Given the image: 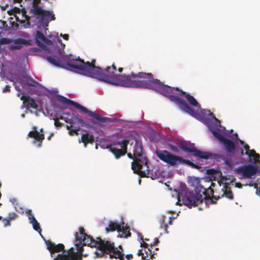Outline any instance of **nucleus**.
Masks as SVG:
<instances>
[{"mask_svg":"<svg viewBox=\"0 0 260 260\" xmlns=\"http://www.w3.org/2000/svg\"><path fill=\"white\" fill-rule=\"evenodd\" d=\"M127 156L129 158H131V159H133V160H134V154L132 155V153H127Z\"/></svg>","mask_w":260,"mask_h":260,"instance_id":"nucleus-55","label":"nucleus"},{"mask_svg":"<svg viewBox=\"0 0 260 260\" xmlns=\"http://www.w3.org/2000/svg\"><path fill=\"white\" fill-rule=\"evenodd\" d=\"M18 217V215L15 212H10L8 216L5 218H3L2 220L4 227L11 225V221L15 220Z\"/></svg>","mask_w":260,"mask_h":260,"instance_id":"nucleus-21","label":"nucleus"},{"mask_svg":"<svg viewBox=\"0 0 260 260\" xmlns=\"http://www.w3.org/2000/svg\"><path fill=\"white\" fill-rule=\"evenodd\" d=\"M8 79H9L11 82H13V83H14V84H15V82H16L15 81V80H14V79H13V78H8Z\"/></svg>","mask_w":260,"mask_h":260,"instance_id":"nucleus-60","label":"nucleus"},{"mask_svg":"<svg viewBox=\"0 0 260 260\" xmlns=\"http://www.w3.org/2000/svg\"><path fill=\"white\" fill-rule=\"evenodd\" d=\"M221 123L220 120H219L218 119H215L214 120V122L213 123H211L209 125V128L210 130H212L213 129H217L218 128H220L221 127Z\"/></svg>","mask_w":260,"mask_h":260,"instance_id":"nucleus-37","label":"nucleus"},{"mask_svg":"<svg viewBox=\"0 0 260 260\" xmlns=\"http://www.w3.org/2000/svg\"><path fill=\"white\" fill-rule=\"evenodd\" d=\"M123 69L122 68H119L118 70L119 73H121L123 71Z\"/></svg>","mask_w":260,"mask_h":260,"instance_id":"nucleus-61","label":"nucleus"},{"mask_svg":"<svg viewBox=\"0 0 260 260\" xmlns=\"http://www.w3.org/2000/svg\"><path fill=\"white\" fill-rule=\"evenodd\" d=\"M128 138L131 140H133L135 141V144L133 146L134 158L143 155V147L141 141L134 136H129Z\"/></svg>","mask_w":260,"mask_h":260,"instance_id":"nucleus-16","label":"nucleus"},{"mask_svg":"<svg viewBox=\"0 0 260 260\" xmlns=\"http://www.w3.org/2000/svg\"><path fill=\"white\" fill-rule=\"evenodd\" d=\"M239 141H240V143H241V144H244V142H243V141H241V140H240Z\"/></svg>","mask_w":260,"mask_h":260,"instance_id":"nucleus-64","label":"nucleus"},{"mask_svg":"<svg viewBox=\"0 0 260 260\" xmlns=\"http://www.w3.org/2000/svg\"><path fill=\"white\" fill-rule=\"evenodd\" d=\"M10 202L15 204L17 202V200L15 198H12L10 200Z\"/></svg>","mask_w":260,"mask_h":260,"instance_id":"nucleus-54","label":"nucleus"},{"mask_svg":"<svg viewBox=\"0 0 260 260\" xmlns=\"http://www.w3.org/2000/svg\"><path fill=\"white\" fill-rule=\"evenodd\" d=\"M181 197L183 203L190 208L192 207L197 206L204 201V198L201 194H197V193L185 190L179 193V199Z\"/></svg>","mask_w":260,"mask_h":260,"instance_id":"nucleus-9","label":"nucleus"},{"mask_svg":"<svg viewBox=\"0 0 260 260\" xmlns=\"http://www.w3.org/2000/svg\"><path fill=\"white\" fill-rule=\"evenodd\" d=\"M169 146L171 148V149L173 151V152H179V149H178V148L173 145H172V144H169Z\"/></svg>","mask_w":260,"mask_h":260,"instance_id":"nucleus-45","label":"nucleus"},{"mask_svg":"<svg viewBox=\"0 0 260 260\" xmlns=\"http://www.w3.org/2000/svg\"><path fill=\"white\" fill-rule=\"evenodd\" d=\"M168 224L166 222V217L162 216L160 219V228L164 229L166 233H168Z\"/></svg>","mask_w":260,"mask_h":260,"instance_id":"nucleus-39","label":"nucleus"},{"mask_svg":"<svg viewBox=\"0 0 260 260\" xmlns=\"http://www.w3.org/2000/svg\"><path fill=\"white\" fill-rule=\"evenodd\" d=\"M174 219V217H169V221H168V224L170 225H171L172 224L173 220Z\"/></svg>","mask_w":260,"mask_h":260,"instance_id":"nucleus-53","label":"nucleus"},{"mask_svg":"<svg viewBox=\"0 0 260 260\" xmlns=\"http://www.w3.org/2000/svg\"><path fill=\"white\" fill-rule=\"evenodd\" d=\"M124 87H134L137 88H147L152 89L157 82L151 73L139 72L135 74L132 72L130 75L125 77Z\"/></svg>","mask_w":260,"mask_h":260,"instance_id":"nucleus-3","label":"nucleus"},{"mask_svg":"<svg viewBox=\"0 0 260 260\" xmlns=\"http://www.w3.org/2000/svg\"><path fill=\"white\" fill-rule=\"evenodd\" d=\"M138 255L139 256L141 255V256H142V259H144V258H145V256L144 255V253H143V252H142V249H140V250L138 251Z\"/></svg>","mask_w":260,"mask_h":260,"instance_id":"nucleus-50","label":"nucleus"},{"mask_svg":"<svg viewBox=\"0 0 260 260\" xmlns=\"http://www.w3.org/2000/svg\"><path fill=\"white\" fill-rule=\"evenodd\" d=\"M55 19V15L52 11L45 10L41 16H37L35 18L32 25L39 24L43 26L47 27L50 21Z\"/></svg>","mask_w":260,"mask_h":260,"instance_id":"nucleus-14","label":"nucleus"},{"mask_svg":"<svg viewBox=\"0 0 260 260\" xmlns=\"http://www.w3.org/2000/svg\"><path fill=\"white\" fill-rule=\"evenodd\" d=\"M28 137L31 138H34L32 141L33 144H36L37 142V147H41L42 146L43 141L45 139V135L44 133H40L39 132L36 127H34L33 129L30 131L28 134Z\"/></svg>","mask_w":260,"mask_h":260,"instance_id":"nucleus-15","label":"nucleus"},{"mask_svg":"<svg viewBox=\"0 0 260 260\" xmlns=\"http://www.w3.org/2000/svg\"><path fill=\"white\" fill-rule=\"evenodd\" d=\"M13 11L15 13L20 14L21 13L22 17L24 18L25 20L27 21V23L30 24L31 22H34V19L36 18L35 16H28L26 15V11L25 9L20 10L18 8L15 7L13 9Z\"/></svg>","mask_w":260,"mask_h":260,"instance_id":"nucleus-18","label":"nucleus"},{"mask_svg":"<svg viewBox=\"0 0 260 260\" xmlns=\"http://www.w3.org/2000/svg\"><path fill=\"white\" fill-rule=\"evenodd\" d=\"M63 37V38L64 39V40H68L69 39V36L68 35V34H64L62 36Z\"/></svg>","mask_w":260,"mask_h":260,"instance_id":"nucleus-56","label":"nucleus"},{"mask_svg":"<svg viewBox=\"0 0 260 260\" xmlns=\"http://www.w3.org/2000/svg\"><path fill=\"white\" fill-rule=\"evenodd\" d=\"M257 169V166L250 164L238 167L236 169V172L244 178H251L256 174Z\"/></svg>","mask_w":260,"mask_h":260,"instance_id":"nucleus-13","label":"nucleus"},{"mask_svg":"<svg viewBox=\"0 0 260 260\" xmlns=\"http://www.w3.org/2000/svg\"><path fill=\"white\" fill-rule=\"evenodd\" d=\"M214 184H215L213 182L211 183V185L207 188V192H206V193H205L206 194L207 193L209 194V198H204V199H210L211 197H212V199L211 200V201H212V203L213 204L216 203V201L218 200L219 199H220V195L217 196V195L214 194V191L211 188V186H214Z\"/></svg>","mask_w":260,"mask_h":260,"instance_id":"nucleus-23","label":"nucleus"},{"mask_svg":"<svg viewBox=\"0 0 260 260\" xmlns=\"http://www.w3.org/2000/svg\"><path fill=\"white\" fill-rule=\"evenodd\" d=\"M209 114V116L210 118H211L212 119L215 120V119H217L215 116H214V115L211 112V111L210 110H208V111Z\"/></svg>","mask_w":260,"mask_h":260,"instance_id":"nucleus-51","label":"nucleus"},{"mask_svg":"<svg viewBox=\"0 0 260 260\" xmlns=\"http://www.w3.org/2000/svg\"><path fill=\"white\" fill-rule=\"evenodd\" d=\"M59 42L63 46V48H64L65 45L62 43L61 40H59ZM58 51V54H59V58L56 59L51 56H47L46 57L47 61L56 67L74 72V69L70 67L74 66V58H72V55H64L63 49H62V50L59 49Z\"/></svg>","mask_w":260,"mask_h":260,"instance_id":"nucleus-6","label":"nucleus"},{"mask_svg":"<svg viewBox=\"0 0 260 260\" xmlns=\"http://www.w3.org/2000/svg\"><path fill=\"white\" fill-rule=\"evenodd\" d=\"M11 42V40L9 38H2L0 40V43L1 44H9Z\"/></svg>","mask_w":260,"mask_h":260,"instance_id":"nucleus-42","label":"nucleus"},{"mask_svg":"<svg viewBox=\"0 0 260 260\" xmlns=\"http://www.w3.org/2000/svg\"><path fill=\"white\" fill-rule=\"evenodd\" d=\"M221 194L220 196V198L223 197H225L226 198L230 200H233L234 199V195L230 189L227 185L225 184L223 188L221 189Z\"/></svg>","mask_w":260,"mask_h":260,"instance_id":"nucleus-25","label":"nucleus"},{"mask_svg":"<svg viewBox=\"0 0 260 260\" xmlns=\"http://www.w3.org/2000/svg\"><path fill=\"white\" fill-rule=\"evenodd\" d=\"M40 133H43V129L41 128L39 132Z\"/></svg>","mask_w":260,"mask_h":260,"instance_id":"nucleus-63","label":"nucleus"},{"mask_svg":"<svg viewBox=\"0 0 260 260\" xmlns=\"http://www.w3.org/2000/svg\"><path fill=\"white\" fill-rule=\"evenodd\" d=\"M95 63V59H92L91 62H85L83 59L78 57L77 59L74 58V66L70 67L74 69V72L95 78L99 76L102 69L96 67Z\"/></svg>","mask_w":260,"mask_h":260,"instance_id":"nucleus-4","label":"nucleus"},{"mask_svg":"<svg viewBox=\"0 0 260 260\" xmlns=\"http://www.w3.org/2000/svg\"><path fill=\"white\" fill-rule=\"evenodd\" d=\"M53 136V134H51L48 138H47V139L48 140H50L51 139V138L52 137V136Z\"/></svg>","mask_w":260,"mask_h":260,"instance_id":"nucleus-62","label":"nucleus"},{"mask_svg":"<svg viewBox=\"0 0 260 260\" xmlns=\"http://www.w3.org/2000/svg\"><path fill=\"white\" fill-rule=\"evenodd\" d=\"M46 38L44 36V35L39 30L37 31L36 32V43L40 47H42L43 44L42 43H44Z\"/></svg>","mask_w":260,"mask_h":260,"instance_id":"nucleus-31","label":"nucleus"},{"mask_svg":"<svg viewBox=\"0 0 260 260\" xmlns=\"http://www.w3.org/2000/svg\"><path fill=\"white\" fill-rule=\"evenodd\" d=\"M81 141L84 143V146L86 147L87 144L93 143L94 137L92 135L89 134H83L81 136Z\"/></svg>","mask_w":260,"mask_h":260,"instance_id":"nucleus-29","label":"nucleus"},{"mask_svg":"<svg viewBox=\"0 0 260 260\" xmlns=\"http://www.w3.org/2000/svg\"><path fill=\"white\" fill-rule=\"evenodd\" d=\"M110 150L114 155L115 158L116 159H118L121 156L124 155L127 153V149H125V148L124 149H118L111 146L110 147Z\"/></svg>","mask_w":260,"mask_h":260,"instance_id":"nucleus-22","label":"nucleus"},{"mask_svg":"<svg viewBox=\"0 0 260 260\" xmlns=\"http://www.w3.org/2000/svg\"><path fill=\"white\" fill-rule=\"evenodd\" d=\"M178 146L183 151L190 153L191 155L200 158L208 159L211 153L202 151L194 147V145L188 141H180L178 143Z\"/></svg>","mask_w":260,"mask_h":260,"instance_id":"nucleus-10","label":"nucleus"},{"mask_svg":"<svg viewBox=\"0 0 260 260\" xmlns=\"http://www.w3.org/2000/svg\"><path fill=\"white\" fill-rule=\"evenodd\" d=\"M114 248H116V249H117V250H118V251H119L121 253H122V256H123V260H124V253H123V248H122V246H121V245H119V246H118V248H119V249H118L117 248L115 247V246H114Z\"/></svg>","mask_w":260,"mask_h":260,"instance_id":"nucleus-46","label":"nucleus"},{"mask_svg":"<svg viewBox=\"0 0 260 260\" xmlns=\"http://www.w3.org/2000/svg\"><path fill=\"white\" fill-rule=\"evenodd\" d=\"M25 40L23 39H18L14 40V45L11 46L12 50L20 49L25 43Z\"/></svg>","mask_w":260,"mask_h":260,"instance_id":"nucleus-30","label":"nucleus"},{"mask_svg":"<svg viewBox=\"0 0 260 260\" xmlns=\"http://www.w3.org/2000/svg\"><path fill=\"white\" fill-rule=\"evenodd\" d=\"M10 91V86L9 85H6L3 89V92L5 93L6 92Z\"/></svg>","mask_w":260,"mask_h":260,"instance_id":"nucleus-48","label":"nucleus"},{"mask_svg":"<svg viewBox=\"0 0 260 260\" xmlns=\"http://www.w3.org/2000/svg\"><path fill=\"white\" fill-rule=\"evenodd\" d=\"M210 131L214 137L218 139L220 142H221L225 138L221 135V130L220 128L217 129H213Z\"/></svg>","mask_w":260,"mask_h":260,"instance_id":"nucleus-36","label":"nucleus"},{"mask_svg":"<svg viewBox=\"0 0 260 260\" xmlns=\"http://www.w3.org/2000/svg\"><path fill=\"white\" fill-rule=\"evenodd\" d=\"M159 241L158 238H155V241L153 243L150 244L151 248H153V247L157 245L159 243Z\"/></svg>","mask_w":260,"mask_h":260,"instance_id":"nucleus-47","label":"nucleus"},{"mask_svg":"<svg viewBox=\"0 0 260 260\" xmlns=\"http://www.w3.org/2000/svg\"><path fill=\"white\" fill-rule=\"evenodd\" d=\"M66 127L70 131L73 127V125H72L71 124L70 125H67Z\"/></svg>","mask_w":260,"mask_h":260,"instance_id":"nucleus-59","label":"nucleus"},{"mask_svg":"<svg viewBox=\"0 0 260 260\" xmlns=\"http://www.w3.org/2000/svg\"><path fill=\"white\" fill-rule=\"evenodd\" d=\"M80 126H75V128H72L69 131V134L70 136H74V135L77 136L79 134L78 131L80 130Z\"/></svg>","mask_w":260,"mask_h":260,"instance_id":"nucleus-41","label":"nucleus"},{"mask_svg":"<svg viewBox=\"0 0 260 260\" xmlns=\"http://www.w3.org/2000/svg\"><path fill=\"white\" fill-rule=\"evenodd\" d=\"M120 232H121L122 234H119L118 237L121 238H127L131 236V233L129 232V228L128 226H127L126 228H124L123 226H122V228H121V231Z\"/></svg>","mask_w":260,"mask_h":260,"instance_id":"nucleus-34","label":"nucleus"},{"mask_svg":"<svg viewBox=\"0 0 260 260\" xmlns=\"http://www.w3.org/2000/svg\"><path fill=\"white\" fill-rule=\"evenodd\" d=\"M58 99L62 104L73 106L76 108L80 110L82 112L85 113L87 114L89 116L92 117L99 121L106 122L107 121V118L101 116L100 115L88 110L84 106L73 101L61 95H59L58 96Z\"/></svg>","mask_w":260,"mask_h":260,"instance_id":"nucleus-11","label":"nucleus"},{"mask_svg":"<svg viewBox=\"0 0 260 260\" xmlns=\"http://www.w3.org/2000/svg\"><path fill=\"white\" fill-rule=\"evenodd\" d=\"M195 192L197 194H201L203 198H208L209 194H205L207 192V188L204 186L199 184L196 187Z\"/></svg>","mask_w":260,"mask_h":260,"instance_id":"nucleus-28","label":"nucleus"},{"mask_svg":"<svg viewBox=\"0 0 260 260\" xmlns=\"http://www.w3.org/2000/svg\"><path fill=\"white\" fill-rule=\"evenodd\" d=\"M69 123L73 125V127L80 126L81 127L85 125V123L84 120L78 115L73 116L70 119Z\"/></svg>","mask_w":260,"mask_h":260,"instance_id":"nucleus-20","label":"nucleus"},{"mask_svg":"<svg viewBox=\"0 0 260 260\" xmlns=\"http://www.w3.org/2000/svg\"><path fill=\"white\" fill-rule=\"evenodd\" d=\"M148 244L146 242H144V241L143 242V243H141V247H144L145 248H148V250L145 251L146 253V256H148V255H149L150 256V258H152L154 257V253H152L151 249L148 248Z\"/></svg>","mask_w":260,"mask_h":260,"instance_id":"nucleus-40","label":"nucleus"},{"mask_svg":"<svg viewBox=\"0 0 260 260\" xmlns=\"http://www.w3.org/2000/svg\"><path fill=\"white\" fill-rule=\"evenodd\" d=\"M181 95L185 96L187 101L192 106L199 107V104L196 100L191 95L185 92V94H180Z\"/></svg>","mask_w":260,"mask_h":260,"instance_id":"nucleus-33","label":"nucleus"},{"mask_svg":"<svg viewBox=\"0 0 260 260\" xmlns=\"http://www.w3.org/2000/svg\"><path fill=\"white\" fill-rule=\"evenodd\" d=\"M117 230L118 232L121 231V225L116 222L110 221L109 223V226L106 228L107 233L113 232Z\"/></svg>","mask_w":260,"mask_h":260,"instance_id":"nucleus-27","label":"nucleus"},{"mask_svg":"<svg viewBox=\"0 0 260 260\" xmlns=\"http://www.w3.org/2000/svg\"><path fill=\"white\" fill-rule=\"evenodd\" d=\"M251 154L248 157L249 158V161H251V158L252 157L254 162L257 163L260 161V155L256 153L254 149H251V151L250 152Z\"/></svg>","mask_w":260,"mask_h":260,"instance_id":"nucleus-35","label":"nucleus"},{"mask_svg":"<svg viewBox=\"0 0 260 260\" xmlns=\"http://www.w3.org/2000/svg\"><path fill=\"white\" fill-rule=\"evenodd\" d=\"M148 160L143 155L134 158L132 162V169L134 173L139 175L141 177H150L153 179V174L148 166Z\"/></svg>","mask_w":260,"mask_h":260,"instance_id":"nucleus-7","label":"nucleus"},{"mask_svg":"<svg viewBox=\"0 0 260 260\" xmlns=\"http://www.w3.org/2000/svg\"><path fill=\"white\" fill-rule=\"evenodd\" d=\"M156 81L157 82H156L152 89L168 97L171 101L177 104L183 111L191 115L194 114V110L186 104L184 100L174 95L175 94L178 95L185 94V91H182L178 87L172 88L171 86L165 85L158 79H156Z\"/></svg>","mask_w":260,"mask_h":260,"instance_id":"nucleus-2","label":"nucleus"},{"mask_svg":"<svg viewBox=\"0 0 260 260\" xmlns=\"http://www.w3.org/2000/svg\"><path fill=\"white\" fill-rule=\"evenodd\" d=\"M131 140L129 139L128 140H122L121 141H114L112 143V146L119 145L121 148H125L127 149V145L129 143Z\"/></svg>","mask_w":260,"mask_h":260,"instance_id":"nucleus-32","label":"nucleus"},{"mask_svg":"<svg viewBox=\"0 0 260 260\" xmlns=\"http://www.w3.org/2000/svg\"><path fill=\"white\" fill-rule=\"evenodd\" d=\"M14 3H20L22 0H13Z\"/></svg>","mask_w":260,"mask_h":260,"instance_id":"nucleus-58","label":"nucleus"},{"mask_svg":"<svg viewBox=\"0 0 260 260\" xmlns=\"http://www.w3.org/2000/svg\"><path fill=\"white\" fill-rule=\"evenodd\" d=\"M20 100L23 101L24 106L27 109L30 110L31 108L37 110L38 106L34 99L29 96L22 95L20 98Z\"/></svg>","mask_w":260,"mask_h":260,"instance_id":"nucleus-17","label":"nucleus"},{"mask_svg":"<svg viewBox=\"0 0 260 260\" xmlns=\"http://www.w3.org/2000/svg\"><path fill=\"white\" fill-rule=\"evenodd\" d=\"M220 142L222 143L228 152L233 153L235 150L236 146L232 141L224 138Z\"/></svg>","mask_w":260,"mask_h":260,"instance_id":"nucleus-19","label":"nucleus"},{"mask_svg":"<svg viewBox=\"0 0 260 260\" xmlns=\"http://www.w3.org/2000/svg\"><path fill=\"white\" fill-rule=\"evenodd\" d=\"M15 89L18 90L19 92L21 91V89H20V87L16 85L15 86Z\"/></svg>","mask_w":260,"mask_h":260,"instance_id":"nucleus-57","label":"nucleus"},{"mask_svg":"<svg viewBox=\"0 0 260 260\" xmlns=\"http://www.w3.org/2000/svg\"><path fill=\"white\" fill-rule=\"evenodd\" d=\"M26 81L27 85L32 87H37L39 83L31 77H26Z\"/></svg>","mask_w":260,"mask_h":260,"instance_id":"nucleus-38","label":"nucleus"},{"mask_svg":"<svg viewBox=\"0 0 260 260\" xmlns=\"http://www.w3.org/2000/svg\"><path fill=\"white\" fill-rule=\"evenodd\" d=\"M116 70V67L114 64H113L111 67H107L105 71H103L101 69L99 76L95 78L111 85L124 87L125 77L126 75L125 74L121 75L115 74L114 72Z\"/></svg>","mask_w":260,"mask_h":260,"instance_id":"nucleus-5","label":"nucleus"},{"mask_svg":"<svg viewBox=\"0 0 260 260\" xmlns=\"http://www.w3.org/2000/svg\"><path fill=\"white\" fill-rule=\"evenodd\" d=\"M45 243L47 249L49 250L51 257H53L54 260H59V255L67 254L69 251V249L65 250L63 244H56L50 240H45Z\"/></svg>","mask_w":260,"mask_h":260,"instance_id":"nucleus-12","label":"nucleus"},{"mask_svg":"<svg viewBox=\"0 0 260 260\" xmlns=\"http://www.w3.org/2000/svg\"><path fill=\"white\" fill-rule=\"evenodd\" d=\"M75 245L77 251L73 247L69 249L67 254L59 255V260H82L83 246L87 245L95 247L96 257L107 258L109 255L111 259L116 258L123 260L122 253L114 248V243L102 239L100 237L94 239L92 236L85 233L84 229L80 227L79 233L75 234Z\"/></svg>","mask_w":260,"mask_h":260,"instance_id":"nucleus-1","label":"nucleus"},{"mask_svg":"<svg viewBox=\"0 0 260 260\" xmlns=\"http://www.w3.org/2000/svg\"><path fill=\"white\" fill-rule=\"evenodd\" d=\"M44 43L48 45H52L53 44V42L51 40L46 38Z\"/></svg>","mask_w":260,"mask_h":260,"instance_id":"nucleus-49","label":"nucleus"},{"mask_svg":"<svg viewBox=\"0 0 260 260\" xmlns=\"http://www.w3.org/2000/svg\"><path fill=\"white\" fill-rule=\"evenodd\" d=\"M45 11L40 6H38L37 1L34 0L32 9H31V12L33 14L32 16H35L36 17L41 16Z\"/></svg>","mask_w":260,"mask_h":260,"instance_id":"nucleus-24","label":"nucleus"},{"mask_svg":"<svg viewBox=\"0 0 260 260\" xmlns=\"http://www.w3.org/2000/svg\"><path fill=\"white\" fill-rule=\"evenodd\" d=\"M244 148L246 150V152L245 153V154L249 157L251 154L250 152V151H251V150L250 149V147L247 144H245L244 146Z\"/></svg>","mask_w":260,"mask_h":260,"instance_id":"nucleus-43","label":"nucleus"},{"mask_svg":"<svg viewBox=\"0 0 260 260\" xmlns=\"http://www.w3.org/2000/svg\"><path fill=\"white\" fill-rule=\"evenodd\" d=\"M27 213H29L28 218L30 220V222L32 224L34 229L41 234L42 230L40 228V224L38 223L34 216L31 214L30 210H29Z\"/></svg>","mask_w":260,"mask_h":260,"instance_id":"nucleus-26","label":"nucleus"},{"mask_svg":"<svg viewBox=\"0 0 260 260\" xmlns=\"http://www.w3.org/2000/svg\"><path fill=\"white\" fill-rule=\"evenodd\" d=\"M156 154L159 159L170 166H176L181 164H185L194 168H198L190 160H185L182 157L173 155L166 150L160 151H157Z\"/></svg>","mask_w":260,"mask_h":260,"instance_id":"nucleus-8","label":"nucleus"},{"mask_svg":"<svg viewBox=\"0 0 260 260\" xmlns=\"http://www.w3.org/2000/svg\"><path fill=\"white\" fill-rule=\"evenodd\" d=\"M54 125L56 127H61L62 123L59 121L58 119L56 118L54 119Z\"/></svg>","mask_w":260,"mask_h":260,"instance_id":"nucleus-44","label":"nucleus"},{"mask_svg":"<svg viewBox=\"0 0 260 260\" xmlns=\"http://www.w3.org/2000/svg\"><path fill=\"white\" fill-rule=\"evenodd\" d=\"M125 258L127 260L132 259L133 258V255L132 254H128L125 255Z\"/></svg>","mask_w":260,"mask_h":260,"instance_id":"nucleus-52","label":"nucleus"}]
</instances>
